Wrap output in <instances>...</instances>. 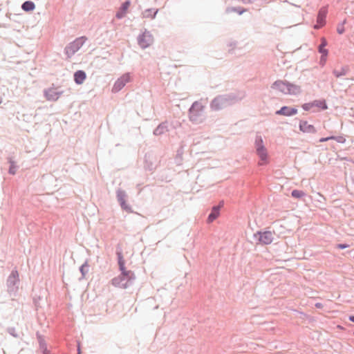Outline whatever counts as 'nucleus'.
<instances>
[{"label": "nucleus", "instance_id": "20", "mask_svg": "<svg viewBox=\"0 0 354 354\" xmlns=\"http://www.w3.org/2000/svg\"><path fill=\"white\" fill-rule=\"evenodd\" d=\"M117 198L120 205H124L126 201V194L124 192L119 190L117 193Z\"/></svg>", "mask_w": 354, "mask_h": 354}, {"label": "nucleus", "instance_id": "25", "mask_svg": "<svg viewBox=\"0 0 354 354\" xmlns=\"http://www.w3.org/2000/svg\"><path fill=\"white\" fill-rule=\"evenodd\" d=\"M333 140L340 143H344L346 141V139L342 136L335 137V139Z\"/></svg>", "mask_w": 354, "mask_h": 354}, {"label": "nucleus", "instance_id": "6", "mask_svg": "<svg viewBox=\"0 0 354 354\" xmlns=\"http://www.w3.org/2000/svg\"><path fill=\"white\" fill-rule=\"evenodd\" d=\"M83 44L82 39L79 38L75 40L73 42L71 43L66 48V53L68 56L73 55L75 52H77L80 47Z\"/></svg>", "mask_w": 354, "mask_h": 354}, {"label": "nucleus", "instance_id": "26", "mask_svg": "<svg viewBox=\"0 0 354 354\" xmlns=\"http://www.w3.org/2000/svg\"><path fill=\"white\" fill-rule=\"evenodd\" d=\"M333 139H335V136H330V137H327V138H322L319 140V142H326L329 140H333Z\"/></svg>", "mask_w": 354, "mask_h": 354}, {"label": "nucleus", "instance_id": "12", "mask_svg": "<svg viewBox=\"0 0 354 354\" xmlns=\"http://www.w3.org/2000/svg\"><path fill=\"white\" fill-rule=\"evenodd\" d=\"M227 104V100L223 97H216L211 104V107L214 110H218L224 107Z\"/></svg>", "mask_w": 354, "mask_h": 354}, {"label": "nucleus", "instance_id": "21", "mask_svg": "<svg viewBox=\"0 0 354 354\" xmlns=\"http://www.w3.org/2000/svg\"><path fill=\"white\" fill-rule=\"evenodd\" d=\"M18 277H19V274H18V272L15 270V271H12L8 278V281L10 283H12V284H15L16 281H17L18 279Z\"/></svg>", "mask_w": 354, "mask_h": 354}, {"label": "nucleus", "instance_id": "3", "mask_svg": "<svg viewBox=\"0 0 354 354\" xmlns=\"http://www.w3.org/2000/svg\"><path fill=\"white\" fill-rule=\"evenodd\" d=\"M204 106L201 102H195L189 109V117L192 121L198 122L203 114Z\"/></svg>", "mask_w": 354, "mask_h": 354}, {"label": "nucleus", "instance_id": "29", "mask_svg": "<svg viewBox=\"0 0 354 354\" xmlns=\"http://www.w3.org/2000/svg\"><path fill=\"white\" fill-rule=\"evenodd\" d=\"M77 351H78V354H81V349H80V344H78V345H77Z\"/></svg>", "mask_w": 354, "mask_h": 354}, {"label": "nucleus", "instance_id": "18", "mask_svg": "<svg viewBox=\"0 0 354 354\" xmlns=\"http://www.w3.org/2000/svg\"><path fill=\"white\" fill-rule=\"evenodd\" d=\"M22 9L25 11H32L35 9V3L32 1H27L22 4Z\"/></svg>", "mask_w": 354, "mask_h": 354}, {"label": "nucleus", "instance_id": "27", "mask_svg": "<svg viewBox=\"0 0 354 354\" xmlns=\"http://www.w3.org/2000/svg\"><path fill=\"white\" fill-rule=\"evenodd\" d=\"M348 247V245H346V244H338L337 245V248H339V249H344V248H346Z\"/></svg>", "mask_w": 354, "mask_h": 354}, {"label": "nucleus", "instance_id": "13", "mask_svg": "<svg viewBox=\"0 0 354 354\" xmlns=\"http://www.w3.org/2000/svg\"><path fill=\"white\" fill-rule=\"evenodd\" d=\"M299 129L304 133H314L316 132L315 127L308 124L307 121H301L299 123Z\"/></svg>", "mask_w": 354, "mask_h": 354}, {"label": "nucleus", "instance_id": "9", "mask_svg": "<svg viewBox=\"0 0 354 354\" xmlns=\"http://www.w3.org/2000/svg\"><path fill=\"white\" fill-rule=\"evenodd\" d=\"M138 42L142 48H145L152 44L153 37L149 32H145L140 37Z\"/></svg>", "mask_w": 354, "mask_h": 354}, {"label": "nucleus", "instance_id": "10", "mask_svg": "<svg viewBox=\"0 0 354 354\" xmlns=\"http://www.w3.org/2000/svg\"><path fill=\"white\" fill-rule=\"evenodd\" d=\"M274 239L273 233L270 231H266L259 233V241L265 245L270 244Z\"/></svg>", "mask_w": 354, "mask_h": 354}, {"label": "nucleus", "instance_id": "7", "mask_svg": "<svg viewBox=\"0 0 354 354\" xmlns=\"http://www.w3.org/2000/svg\"><path fill=\"white\" fill-rule=\"evenodd\" d=\"M130 81V76L128 74H125L120 77L118 80L115 82L113 86V91L116 93L120 91L127 83Z\"/></svg>", "mask_w": 354, "mask_h": 354}, {"label": "nucleus", "instance_id": "17", "mask_svg": "<svg viewBox=\"0 0 354 354\" xmlns=\"http://www.w3.org/2000/svg\"><path fill=\"white\" fill-rule=\"evenodd\" d=\"M86 75L84 71H77L74 74V80L77 84H81L86 80Z\"/></svg>", "mask_w": 354, "mask_h": 354}, {"label": "nucleus", "instance_id": "19", "mask_svg": "<svg viewBox=\"0 0 354 354\" xmlns=\"http://www.w3.org/2000/svg\"><path fill=\"white\" fill-rule=\"evenodd\" d=\"M219 215V211L217 207H214L212 209L211 214L208 216V221L212 222L214 220H215Z\"/></svg>", "mask_w": 354, "mask_h": 354}, {"label": "nucleus", "instance_id": "11", "mask_svg": "<svg viewBox=\"0 0 354 354\" xmlns=\"http://www.w3.org/2000/svg\"><path fill=\"white\" fill-rule=\"evenodd\" d=\"M327 46L326 39L324 37L321 38V44L319 46V52L322 54L320 62L324 64L328 55V50L325 48Z\"/></svg>", "mask_w": 354, "mask_h": 354}, {"label": "nucleus", "instance_id": "4", "mask_svg": "<svg viewBox=\"0 0 354 354\" xmlns=\"http://www.w3.org/2000/svg\"><path fill=\"white\" fill-rule=\"evenodd\" d=\"M118 263L120 266V269L122 272V277H125L127 279V281H129L134 277L133 273L130 270H127L124 266V260L123 256L121 252H118Z\"/></svg>", "mask_w": 354, "mask_h": 354}, {"label": "nucleus", "instance_id": "15", "mask_svg": "<svg viewBox=\"0 0 354 354\" xmlns=\"http://www.w3.org/2000/svg\"><path fill=\"white\" fill-rule=\"evenodd\" d=\"M297 113V110L295 108H290L288 106H283L280 110L277 111L276 113L277 115H283L286 116H290L295 115Z\"/></svg>", "mask_w": 354, "mask_h": 354}, {"label": "nucleus", "instance_id": "1", "mask_svg": "<svg viewBox=\"0 0 354 354\" xmlns=\"http://www.w3.org/2000/svg\"><path fill=\"white\" fill-rule=\"evenodd\" d=\"M272 88L285 95H297L301 92L299 86L282 80L276 81Z\"/></svg>", "mask_w": 354, "mask_h": 354}, {"label": "nucleus", "instance_id": "32", "mask_svg": "<svg viewBox=\"0 0 354 354\" xmlns=\"http://www.w3.org/2000/svg\"><path fill=\"white\" fill-rule=\"evenodd\" d=\"M349 319H350L351 322H354V316H353V315L350 316V317H349Z\"/></svg>", "mask_w": 354, "mask_h": 354}, {"label": "nucleus", "instance_id": "5", "mask_svg": "<svg viewBox=\"0 0 354 354\" xmlns=\"http://www.w3.org/2000/svg\"><path fill=\"white\" fill-rule=\"evenodd\" d=\"M316 107L319 109L326 110L328 109L327 104L325 100H314L312 102L306 103L302 105V108L305 111H310L313 108Z\"/></svg>", "mask_w": 354, "mask_h": 354}, {"label": "nucleus", "instance_id": "31", "mask_svg": "<svg viewBox=\"0 0 354 354\" xmlns=\"http://www.w3.org/2000/svg\"><path fill=\"white\" fill-rule=\"evenodd\" d=\"M10 174H15V170H14V169H13L12 167H11V168L10 169Z\"/></svg>", "mask_w": 354, "mask_h": 354}, {"label": "nucleus", "instance_id": "33", "mask_svg": "<svg viewBox=\"0 0 354 354\" xmlns=\"http://www.w3.org/2000/svg\"><path fill=\"white\" fill-rule=\"evenodd\" d=\"M161 128H162V127H161V126H159V127H158V129H156V132H155V133H157V132H158V131Z\"/></svg>", "mask_w": 354, "mask_h": 354}, {"label": "nucleus", "instance_id": "16", "mask_svg": "<svg viewBox=\"0 0 354 354\" xmlns=\"http://www.w3.org/2000/svg\"><path fill=\"white\" fill-rule=\"evenodd\" d=\"M130 5L131 2L129 1H127L122 3L119 10L116 13V17L118 19L123 18L126 15Z\"/></svg>", "mask_w": 354, "mask_h": 354}, {"label": "nucleus", "instance_id": "8", "mask_svg": "<svg viewBox=\"0 0 354 354\" xmlns=\"http://www.w3.org/2000/svg\"><path fill=\"white\" fill-rule=\"evenodd\" d=\"M326 15L327 9L326 8H322L318 12L317 24L314 26V28L319 29L325 25Z\"/></svg>", "mask_w": 354, "mask_h": 354}, {"label": "nucleus", "instance_id": "28", "mask_svg": "<svg viewBox=\"0 0 354 354\" xmlns=\"http://www.w3.org/2000/svg\"><path fill=\"white\" fill-rule=\"evenodd\" d=\"M315 306H316L317 308H322V304H320V303H317V304H315Z\"/></svg>", "mask_w": 354, "mask_h": 354}, {"label": "nucleus", "instance_id": "30", "mask_svg": "<svg viewBox=\"0 0 354 354\" xmlns=\"http://www.w3.org/2000/svg\"><path fill=\"white\" fill-rule=\"evenodd\" d=\"M337 32H338L339 34H342V33H343V32H344V30H343V29H342V28H338V29H337Z\"/></svg>", "mask_w": 354, "mask_h": 354}, {"label": "nucleus", "instance_id": "23", "mask_svg": "<svg viewBox=\"0 0 354 354\" xmlns=\"http://www.w3.org/2000/svg\"><path fill=\"white\" fill-rule=\"evenodd\" d=\"M152 12L153 10L151 9H148V10H146L144 12V17H151V18H154L156 15L157 14L158 12V10L153 11V14H152Z\"/></svg>", "mask_w": 354, "mask_h": 354}, {"label": "nucleus", "instance_id": "24", "mask_svg": "<svg viewBox=\"0 0 354 354\" xmlns=\"http://www.w3.org/2000/svg\"><path fill=\"white\" fill-rule=\"evenodd\" d=\"M122 208L125 210L127 212L131 213L133 212L131 207L127 203V202H124V205H120Z\"/></svg>", "mask_w": 354, "mask_h": 354}, {"label": "nucleus", "instance_id": "2", "mask_svg": "<svg viewBox=\"0 0 354 354\" xmlns=\"http://www.w3.org/2000/svg\"><path fill=\"white\" fill-rule=\"evenodd\" d=\"M255 147L258 156L260 158L259 162V165H265L268 163V158L267 149L263 145V139L261 137H257L255 142Z\"/></svg>", "mask_w": 354, "mask_h": 354}, {"label": "nucleus", "instance_id": "14", "mask_svg": "<svg viewBox=\"0 0 354 354\" xmlns=\"http://www.w3.org/2000/svg\"><path fill=\"white\" fill-rule=\"evenodd\" d=\"M128 282L129 281H127V279L125 277H122V274L112 280L113 286L122 288H127L129 286Z\"/></svg>", "mask_w": 354, "mask_h": 354}, {"label": "nucleus", "instance_id": "22", "mask_svg": "<svg viewBox=\"0 0 354 354\" xmlns=\"http://www.w3.org/2000/svg\"><path fill=\"white\" fill-rule=\"evenodd\" d=\"M292 196L295 198H300L305 196V193L303 191L295 189L292 192Z\"/></svg>", "mask_w": 354, "mask_h": 354}]
</instances>
